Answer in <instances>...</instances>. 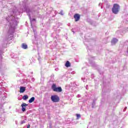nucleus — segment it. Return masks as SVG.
<instances>
[{
	"label": "nucleus",
	"mask_w": 128,
	"mask_h": 128,
	"mask_svg": "<svg viewBox=\"0 0 128 128\" xmlns=\"http://www.w3.org/2000/svg\"><path fill=\"white\" fill-rule=\"evenodd\" d=\"M38 22L35 18H32V28H33V32L34 34V38H35V40L38 42V34H36V30L34 28H36V23Z\"/></svg>",
	"instance_id": "f257e3e1"
},
{
	"label": "nucleus",
	"mask_w": 128,
	"mask_h": 128,
	"mask_svg": "<svg viewBox=\"0 0 128 128\" xmlns=\"http://www.w3.org/2000/svg\"><path fill=\"white\" fill-rule=\"evenodd\" d=\"M120 6L118 4H114L113 5V7L112 8V12L114 14H118L120 12Z\"/></svg>",
	"instance_id": "f03ea898"
},
{
	"label": "nucleus",
	"mask_w": 128,
	"mask_h": 128,
	"mask_svg": "<svg viewBox=\"0 0 128 128\" xmlns=\"http://www.w3.org/2000/svg\"><path fill=\"white\" fill-rule=\"evenodd\" d=\"M52 90L53 92H62V87L58 86L56 87V84H53L51 86Z\"/></svg>",
	"instance_id": "7ed1b4c3"
},
{
	"label": "nucleus",
	"mask_w": 128,
	"mask_h": 128,
	"mask_svg": "<svg viewBox=\"0 0 128 128\" xmlns=\"http://www.w3.org/2000/svg\"><path fill=\"white\" fill-rule=\"evenodd\" d=\"M51 100L53 102H60V97L56 94L52 95L51 96Z\"/></svg>",
	"instance_id": "20e7f679"
},
{
	"label": "nucleus",
	"mask_w": 128,
	"mask_h": 128,
	"mask_svg": "<svg viewBox=\"0 0 128 128\" xmlns=\"http://www.w3.org/2000/svg\"><path fill=\"white\" fill-rule=\"evenodd\" d=\"M94 58L96 57H92L90 60H89V64H90V66H92V68H96L98 67V64L94 62L92 60H94Z\"/></svg>",
	"instance_id": "39448f33"
},
{
	"label": "nucleus",
	"mask_w": 128,
	"mask_h": 128,
	"mask_svg": "<svg viewBox=\"0 0 128 128\" xmlns=\"http://www.w3.org/2000/svg\"><path fill=\"white\" fill-rule=\"evenodd\" d=\"M87 22L90 24H91V26H96V21L92 20L90 19H87Z\"/></svg>",
	"instance_id": "423d86ee"
},
{
	"label": "nucleus",
	"mask_w": 128,
	"mask_h": 128,
	"mask_svg": "<svg viewBox=\"0 0 128 128\" xmlns=\"http://www.w3.org/2000/svg\"><path fill=\"white\" fill-rule=\"evenodd\" d=\"M74 18L75 20V22H78L80 19V15L78 14H75L74 16Z\"/></svg>",
	"instance_id": "0eeeda50"
},
{
	"label": "nucleus",
	"mask_w": 128,
	"mask_h": 128,
	"mask_svg": "<svg viewBox=\"0 0 128 128\" xmlns=\"http://www.w3.org/2000/svg\"><path fill=\"white\" fill-rule=\"evenodd\" d=\"M118 42V40L116 38H113L111 40V44L112 46H114Z\"/></svg>",
	"instance_id": "6e6552de"
},
{
	"label": "nucleus",
	"mask_w": 128,
	"mask_h": 128,
	"mask_svg": "<svg viewBox=\"0 0 128 128\" xmlns=\"http://www.w3.org/2000/svg\"><path fill=\"white\" fill-rule=\"evenodd\" d=\"M28 106V104L23 103L22 104L21 106L22 108V112H26V108Z\"/></svg>",
	"instance_id": "1a4fd4ad"
},
{
	"label": "nucleus",
	"mask_w": 128,
	"mask_h": 128,
	"mask_svg": "<svg viewBox=\"0 0 128 128\" xmlns=\"http://www.w3.org/2000/svg\"><path fill=\"white\" fill-rule=\"evenodd\" d=\"M26 92V88L24 87V86H22L20 88V93H22V92Z\"/></svg>",
	"instance_id": "9d476101"
},
{
	"label": "nucleus",
	"mask_w": 128,
	"mask_h": 128,
	"mask_svg": "<svg viewBox=\"0 0 128 128\" xmlns=\"http://www.w3.org/2000/svg\"><path fill=\"white\" fill-rule=\"evenodd\" d=\"M70 61H66L65 64V66H66V68H70Z\"/></svg>",
	"instance_id": "9b49d317"
},
{
	"label": "nucleus",
	"mask_w": 128,
	"mask_h": 128,
	"mask_svg": "<svg viewBox=\"0 0 128 128\" xmlns=\"http://www.w3.org/2000/svg\"><path fill=\"white\" fill-rule=\"evenodd\" d=\"M22 48H24V50H26L28 48V45L24 43L22 44Z\"/></svg>",
	"instance_id": "f8f14e48"
},
{
	"label": "nucleus",
	"mask_w": 128,
	"mask_h": 128,
	"mask_svg": "<svg viewBox=\"0 0 128 128\" xmlns=\"http://www.w3.org/2000/svg\"><path fill=\"white\" fill-rule=\"evenodd\" d=\"M92 108H96V100H93Z\"/></svg>",
	"instance_id": "ddd939ff"
},
{
	"label": "nucleus",
	"mask_w": 128,
	"mask_h": 128,
	"mask_svg": "<svg viewBox=\"0 0 128 128\" xmlns=\"http://www.w3.org/2000/svg\"><path fill=\"white\" fill-rule=\"evenodd\" d=\"M28 98V95H25L22 97V100H26Z\"/></svg>",
	"instance_id": "4468645a"
},
{
	"label": "nucleus",
	"mask_w": 128,
	"mask_h": 128,
	"mask_svg": "<svg viewBox=\"0 0 128 128\" xmlns=\"http://www.w3.org/2000/svg\"><path fill=\"white\" fill-rule=\"evenodd\" d=\"M110 84V82L108 81V80L105 81L104 80V81H103V84L104 85H105L106 84Z\"/></svg>",
	"instance_id": "2eb2a0df"
},
{
	"label": "nucleus",
	"mask_w": 128,
	"mask_h": 128,
	"mask_svg": "<svg viewBox=\"0 0 128 128\" xmlns=\"http://www.w3.org/2000/svg\"><path fill=\"white\" fill-rule=\"evenodd\" d=\"M82 80H83L84 82H86L88 80L86 79V78H82Z\"/></svg>",
	"instance_id": "dca6fc26"
},
{
	"label": "nucleus",
	"mask_w": 128,
	"mask_h": 128,
	"mask_svg": "<svg viewBox=\"0 0 128 128\" xmlns=\"http://www.w3.org/2000/svg\"><path fill=\"white\" fill-rule=\"evenodd\" d=\"M76 116L77 118L76 119L78 120L80 118V114H76Z\"/></svg>",
	"instance_id": "f3484780"
},
{
	"label": "nucleus",
	"mask_w": 128,
	"mask_h": 128,
	"mask_svg": "<svg viewBox=\"0 0 128 128\" xmlns=\"http://www.w3.org/2000/svg\"><path fill=\"white\" fill-rule=\"evenodd\" d=\"M28 102H30V104H32V98H30V100H29Z\"/></svg>",
	"instance_id": "a211bd4d"
},
{
	"label": "nucleus",
	"mask_w": 128,
	"mask_h": 128,
	"mask_svg": "<svg viewBox=\"0 0 128 128\" xmlns=\"http://www.w3.org/2000/svg\"><path fill=\"white\" fill-rule=\"evenodd\" d=\"M26 123V120H23L21 122V124H24Z\"/></svg>",
	"instance_id": "6ab92c4d"
},
{
	"label": "nucleus",
	"mask_w": 128,
	"mask_h": 128,
	"mask_svg": "<svg viewBox=\"0 0 128 128\" xmlns=\"http://www.w3.org/2000/svg\"><path fill=\"white\" fill-rule=\"evenodd\" d=\"M110 85H108V87L106 86V88L108 90H110Z\"/></svg>",
	"instance_id": "aec40b11"
},
{
	"label": "nucleus",
	"mask_w": 128,
	"mask_h": 128,
	"mask_svg": "<svg viewBox=\"0 0 128 128\" xmlns=\"http://www.w3.org/2000/svg\"><path fill=\"white\" fill-rule=\"evenodd\" d=\"M60 14H61V16H64V13L62 12V10H61L60 12Z\"/></svg>",
	"instance_id": "412c9836"
},
{
	"label": "nucleus",
	"mask_w": 128,
	"mask_h": 128,
	"mask_svg": "<svg viewBox=\"0 0 128 128\" xmlns=\"http://www.w3.org/2000/svg\"><path fill=\"white\" fill-rule=\"evenodd\" d=\"M126 108H128V107L126 106V107L124 108V110H123V112H126Z\"/></svg>",
	"instance_id": "4be33fe9"
},
{
	"label": "nucleus",
	"mask_w": 128,
	"mask_h": 128,
	"mask_svg": "<svg viewBox=\"0 0 128 128\" xmlns=\"http://www.w3.org/2000/svg\"><path fill=\"white\" fill-rule=\"evenodd\" d=\"M40 56H39V57L38 58V60L40 61Z\"/></svg>",
	"instance_id": "5701e85b"
},
{
	"label": "nucleus",
	"mask_w": 128,
	"mask_h": 128,
	"mask_svg": "<svg viewBox=\"0 0 128 128\" xmlns=\"http://www.w3.org/2000/svg\"><path fill=\"white\" fill-rule=\"evenodd\" d=\"M35 98L34 97H32V102H34Z\"/></svg>",
	"instance_id": "b1692460"
},
{
	"label": "nucleus",
	"mask_w": 128,
	"mask_h": 128,
	"mask_svg": "<svg viewBox=\"0 0 128 128\" xmlns=\"http://www.w3.org/2000/svg\"><path fill=\"white\" fill-rule=\"evenodd\" d=\"M88 85H86V90H88Z\"/></svg>",
	"instance_id": "393cba45"
},
{
	"label": "nucleus",
	"mask_w": 128,
	"mask_h": 128,
	"mask_svg": "<svg viewBox=\"0 0 128 128\" xmlns=\"http://www.w3.org/2000/svg\"><path fill=\"white\" fill-rule=\"evenodd\" d=\"M51 76H52H52H54V74H52L51 75Z\"/></svg>",
	"instance_id": "a878e982"
},
{
	"label": "nucleus",
	"mask_w": 128,
	"mask_h": 128,
	"mask_svg": "<svg viewBox=\"0 0 128 128\" xmlns=\"http://www.w3.org/2000/svg\"><path fill=\"white\" fill-rule=\"evenodd\" d=\"M34 78H32V80L34 82Z\"/></svg>",
	"instance_id": "bb28decb"
},
{
	"label": "nucleus",
	"mask_w": 128,
	"mask_h": 128,
	"mask_svg": "<svg viewBox=\"0 0 128 128\" xmlns=\"http://www.w3.org/2000/svg\"><path fill=\"white\" fill-rule=\"evenodd\" d=\"M99 72H100V74H102V73H100V71H99Z\"/></svg>",
	"instance_id": "cd10ccee"
},
{
	"label": "nucleus",
	"mask_w": 128,
	"mask_h": 128,
	"mask_svg": "<svg viewBox=\"0 0 128 128\" xmlns=\"http://www.w3.org/2000/svg\"><path fill=\"white\" fill-rule=\"evenodd\" d=\"M126 22H128V19H126Z\"/></svg>",
	"instance_id": "c85d7f7f"
},
{
	"label": "nucleus",
	"mask_w": 128,
	"mask_h": 128,
	"mask_svg": "<svg viewBox=\"0 0 128 128\" xmlns=\"http://www.w3.org/2000/svg\"><path fill=\"white\" fill-rule=\"evenodd\" d=\"M73 32H74V31H72Z\"/></svg>",
	"instance_id": "c756f323"
},
{
	"label": "nucleus",
	"mask_w": 128,
	"mask_h": 128,
	"mask_svg": "<svg viewBox=\"0 0 128 128\" xmlns=\"http://www.w3.org/2000/svg\"><path fill=\"white\" fill-rule=\"evenodd\" d=\"M100 4H99V6H100Z\"/></svg>",
	"instance_id": "7c9ffc66"
},
{
	"label": "nucleus",
	"mask_w": 128,
	"mask_h": 128,
	"mask_svg": "<svg viewBox=\"0 0 128 128\" xmlns=\"http://www.w3.org/2000/svg\"><path fill=\"white\" fill-rule=\"evenodd\" d=\"M36 14H38V11L36 12Z\"/></svg>",
	"instance_id": "2f4dec72"
},
{
	"label": "nucleus",
	"mask_w": 128,
	"mask_h": 128,
	"mask_svg": "<svg viewBox=\"0 0 128 128\" xmlns=\"http://www.w3.org/2000/svg\"><path fill=\"white\" fill-rule=\"evenodd\" d=\"M107 92H110V90H108V91H107Z\"/></svg>",
	"instance_id": "473e14b6"
},
{
	"label": "nucleus",
	"mask_w": 128,
	"mask_h": 128,
	"mask_svg": "<svg viewBox=\"0 0 128 128\" xmlns=\"http://www.w3.org/2000/svg\"><path fill=\"white\" fill-rule=\"evenodd\" d=\"M72 0V2H74V0Z\"/></svg>",
	"instance_id": "72a5a7b5"
}]
</instances>
